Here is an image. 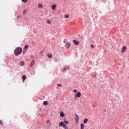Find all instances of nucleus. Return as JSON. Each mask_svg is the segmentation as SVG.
<instances>
[{"label":"nucleus","mask_w":129,"mask_h":129,"mask_svg":"<svg viewBox=\"0 0 129 129\" xmlns=\"http://www.w3.org/2000/svg\"><path fill=\"white\" fill-rule=\"evenodd\" d=\"M23 51V49L21 47H17L15 50H14V54L16 56H19V55L22 54V51Z\"/></svg>","instance_id":"nucleus-1"},{"label":"nucleus","mask_w":129,"mask_h":129,"mask_svg":"<svg viewBox=\"0 0 129 129\" xmlns=\"http://www.w3.org/2000/svg\"><path fill=\"white\" fill-rule=\"evenodd\" d=\"M126 50V46H123L121 49V53H124L125 51Z\"/></svg>","instance_id":"nucleus-2"},{"label":"nucleus","mask_w":129,"mask_h":129,"mask_svg":"<svg viewBox=\"0 0 129 129\" xmlns=\"http://www.w3.org/2000/svg\"><path fill=\"white\" fill-rule=\"evenodd\" d=\"M70 46H71V44H70V43L69 42H67L66 44H65V47L66 48H67V49L70 48Z\"/></svg>","instance_id":"nucleus-3"},{"label":"nucleus","mask_w":129,"mask_h":129,"mask_svg":"<svg viewBox=\"0 0 129 129\" xmlns=\"http://www.w3.org/2000/svg\"><path fill=\"white\" fill-rule=\"evenodd\" d=\"M75 120L76 122H79V117H78V115L76 114Z\"/></svg>","instance_id":"nucleus-4"},{"label":"nucleus","mask_w":129,"mask_h":129,"mask_svg":"<svg viewBox=\"0 0 129 129\" xmlns=\"http://www.w3.org/2000/svg\"><path fill=\"white\" fill-rule=\"evenodd\" d=\"M35 65V60H32L29 65L30 67H33Z\"/></svg>","instance_id":"nucleus-5"},{"label":"nucleus","mask_w":129,"mask_h":129,"mask_svg":"<svg viewBox=\"0 0 129 129\" xmlns=\"http://www.w3.org/2000/svg\"><path fill=\"white\" fill-rule=\"evenodd\" d=\"M73 42L75 45H79V41L76 40H73Z\"/></svg>","instance_id":"nucleus-6"},{"label":"nucleus","mask_w":129,"mask_h":129,"mask_svg":"<svg viewBox=\"0 0 129 129\" xmlns=\"http://www.w3.org/2000/svg\"><path fill=\"white\" fill-rule=\"evenodd\" d=\"M64 124H65V123H64V122L61 121L60 123H59V126H60V127L63 126Z\"/></svg>","instance_id":"nucleus-7"},{"label":"nucleus","mask_w":129,"mask_h":129,"mask_svg":"<svg viewBox=\"0 0 129 129\" xmlns=\"http://www.w3.org/2000/svg\"><path fill=\"white\" fill-rule=\"evenodd\" d=\"M28 49H29V45H25V48H24L25 53H26V52H27V50H28Z\"/></svg>","instance_id":"nucleus-8"},{"label":"nucleus","mask_w":129,"mask_h":129,"mask_svg":"<svg viewBox=\"0 0 129 129\" xmlns=\"http://www.w3.org/2000/svg\"><path fill=\"white\" fill-rule=\"evenodd\" d=\"M38 9H43V4H39L38 5Z\"/></svg>","instance_id":"nucleus-9"},{"label":"nucleus","mask_w":129,"mask_h":129,"mask_svg":"<svg viewBox=\"0 0 129 129\" xmlns=\"http://www.w3.org/2000/svg\"><path fill=\"white\" fill-rule=\"evenodd\" d=\"M56 7H57V5H53L51 6V9H52V11H54V10H55V9H56Z\"/></svg>","instance_id":"nucleus-10"},{"label":"nucleus","mask_w":129,"mask_h":129,"mask_svg":"<svg viewBox=\"0 0 129 129\" xmlns=\"http://www.w3.org/2000/svg\"><path fill=\"white\" fill-rule=\"evenodd\" d=\"M77 97H80L81 96V93L80 92H78L76 95Z\"/></svg>","instance_id":"nucleus-11"},{"label":"nucleus","mask_w":129,"mask_h":129,"mask_svg":"<svg viewBox=\"0 0 129 129\" xmlns=\"http://www.w3.org/2000/svg\"><path fill=\"white\" fill-rule=\"evenodd\" d=\"M88 121V119L87 118H85L84 120H83V123L85 124L87 123Z\"/></svg>","instance_id":"nucleus-12"},{"label":"nucleus","mask_w":129,"mask_h":129,"mask_svg":"<svg viewBox=\"0 0 129 129\" xmlns=\"http://www.w3.org/2000/svg\"><path fill=\"white\" fill-rule=\"evenodd\" d=\"M60 115L61 117H64V116H65V114H64V113L63 112H60Z\"/></svg>","instance_id":"nucleus-13"},{"label":"nucleus","mask_w":129,"mask_h":129,"mask_svg":"<svg viewBox=\"0 0 129 129\" xmlns=\"http://www.w3.org/2000/svg\"><path fill=\"white\" fill-rule=\"evenodd\" d=\"M20 66H24L25 65V62L24 61H21L19 63Z\"/></svg>","instance_id":"nucleus-14"},{"label":"nucleus","mask_w":129,"mask_h":129,"mask_svg":"<svg viewBox=\"0 0 129 129\" xmlns=\"http://www.w3.org/2000/svg\"><path fill=\"white\" fill-rule=\"evenodd\" d=\"M63 128L64 129H69V128H68V126H67L66 124H64V125L63 126Z\"/></svg>","instance_id":"nucleus-15"},{"label":"nucleus","mask_w":129,"mask_h":129,"mask_svg":"<svg viewBox=\"0 0 129 129\" xmlns=\"http://www.w3.org/2000/svg\"><path fill=\"white\" fill-rule=\"evenodd\" d=\"M22 79H23V82H24V81L26 80V75H24L22 76Z\"/></svg>","instance_id":"nucleus-16"},{"label":"nucleus","mask_w":129,"mask_h":129,"mask_svg":"<svg viewBox=\"0 0 129 129\" xmlns=\"http://www.w3.org/2000/svg\"><path fill=\"white\" fill-rule=\"evenodd\" d=\"M48 58H52L53 57V55L52 54H47Z\"/></svg>","instance_id":"nucleus-17"},{"label":"nucleus","mask_w":129,"mask_h":129,"mask_svg":"<svg viewBox=\"0 0 129 129\" xmlns=\"http://www.w3.org/2000/svg\"><path fill=\"white\" fill-rule=\"evenodd\" d=\"M81 129H84V124L83 123L81 124Z\"/></svg>","instance_id":"nucleus-18"},{"label":"nucleus","mask_w":129,"mask_h":129,"mask_svg":"<svg viewBox=\"0 0 129 129\" xmlns=\"http://www.w3.org/2000/svg\"><path fill=\"white\" fill-rule=\"evenodd\" d=\"M64 18H65V19H68V18H69V15L68 14H67L64 16Z\"/></svg>","instance_id":"nucleus-19"},{"label":"nucleus","mask_w":129,"mask_h":129,"mask_svg":"<svg viewBox=\"0 0 129 129\" xmlns=\"http://www.w3.org/2000/svg\"><path fill=\"white\" fill-rule=\"evenodd\" d=\"M43 104H44V105H47L48 104V102L46 101H44L43 102Z\"/></svg>","instance_id":"nucleus-20"},{"label":"nucleus","mask_w":129,"mask_h":129,"mask_svg":"<svg viewBox=\"0 0 129 129\" xmlns=\"http://www.w3.org/2000/svg\"><path fill=\"white\" fill-rule=\"evenodd\" d=\"M27 12H28V9L24 10L23 11V14H26V13H27Z\"/></svg>","instance_id":"nucleus-21"},{"label":"nucleus","mask_w":129,"mask_h":129,"mask_svg":"<svg viewBox=\"0 0 129 129\" xmlns=\"http://www.w3.org/2000/svg\"><path fill=\"white\" fill-rule=\"evenodd\" d=\"M43 53H44V52L43 51H40V55L43 56Z\"/></svg>","instance_id":"nucleus-22"},{"label":"nucleus","mask_w":129,"mask_h":129,"mask_svg":"<svg viewBox=\"0 0 129 129\" xmlns=\"http://www.w3.org/2000/svg\"><path fill=\"white\" fill-rule=\"evenodd\" d=\"M22 2H23V3H28V0H22Z\"/></svg>","instance_id":"nucleus-23"},{"label":"nucleus","mask_w":129,"mask_h":129,"mask_svg":"<svg viewBox=\"0 0 129 129\" xmlns=\"http://www.w3.org/2000/svg\"><path fill=\"white\" fill-rule=\"evenodd\" d=\"M95 46L94 45H91V48H92V49H94V48H95Z\"/></svg>","instance_id":"nucleus-24"},{"label":"nucleus","mask_w":129,"mask_h":129,"mask_svg":"<svg viewBox=\"0 0 129 129\" xmlns=\"http://www.w3.org/2000/svg\"><path fill=\"white\" fill-rule=\"evenodd\" d=\"M64 123H66V124H68V123H69V122L68 121H64Z\"/></svg>","instance_id":"nucleus-25"},{"label":"nucleus","mask_w":129,"mask_h":129,"mask_svg":"<svg viewBox=\"0 0 129 129\" xmlns=\"http://www.w3.org/2000/svg\"><path fill=\"white\" fill-rule=\"evenodd\" d=\"M57 86H58L59 87H61L62 86V85H61L60 84H58Z\"/></svg>","instance_id":"nucleus-26"},{"label":"nucleus","mask_w":129,"mask_h":129,"mask_svg":"<svg viewBox=\"0 0 129 129\" xmlns=\"http://www.w3.org/2000/svg\"><path fill=\"white\" fill-rule=\"evenodd\" d=\"M47 23H48V24H51V21H50V20H48V21H47Z\"/></svg>","instance_id":"nucleus-27"},{"label":"nucleus","mask_w":129,"mask_h":129,"mask_svg":"<svg viewBox=\"0 0 129 129\" xmlns=\"http://www.w3.org/2000/svg\"><path fill=\"white\" fill-rule=\"evenodd\" d=\"M73 92L76 93L77 92V90L76 89L73 90Z\"/></svg>","instance_id":"nucleus-28"},{"label":"nucleus","mask_w":129,"mask_h":129,"mask_svg":"<svg viewBox=\"0 0 129 129\" xmlns=\"http://www.w3.org/2000/svg\"><path fill=\"white\" fill-rule=\"evenodd\" d=\"M65 70H66V68H64L63 70H62V72H64V71H65Z\"/></svg>","instance_id":"nucleus-29"},{"label":"nucleus","mask_w":129,"mask_h":129,"mask_svg":"<svg viewBox=\"0 0 129 129\" xmlns=\"http://www.w3.org/2000/svg\"><path fill=\"white\" fill-rule=\"evenodd\" d=\"M0 124H3V121L0 120Z\"/></svg>","instance_id":"nucleus-30"},{"label":"nucleus","mask_w":129,"mask_h":129,"mask_svg":"<svg viewBox=\"0 0 129 129\" xmlns=\"http://www.w3.org/2000/svg\"><path fill=\"white\" fill-rule=\"evenodd\" d=\"M49 120H47V123L48 124V123H49Z\"/></svg>","instance_id":"nucleus-31"},{"label":"nucleus","mask_w":129,"mask_h":129,"mask_svg":"<svg viewBox=\"0 0 129 129\" xmlns=\"http://www.w3.org/2000/svg\"><path fill=\"white\" fill-rule=\"evenodd\" d=\"M20 16H18V17H17V18H20Z\"/></svg>","instance_id":"nucleus-32"},{"label":"nucleus","mask_w":129,"mask_h":129,"mask_svg":"<svg viewBox=\"0 0 129 129\" xmlns=\"http://www.w3.org/2000/svg\"><path fill=\"white\" fill-rule=\"evenodd\" d=\"M67 69H69V68H68Z\"/></svg>","instance_id":"nucleus-33"},{"label":"nucleus","mask_w":129,"mask_h":129,"mask_svg":"<svg viewBox=\"0 0 129 129\" xmlns=\"http://www.w3.org/2000/svg\"><path fill=\"white\" fill-rule=\"evenodd\" d=\"M23 53H26V52H23ZM23 54H24V53H23Z\"/></svg>","instance_id":"nucleus-34"}]
</instances>
